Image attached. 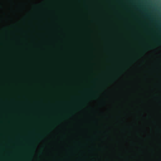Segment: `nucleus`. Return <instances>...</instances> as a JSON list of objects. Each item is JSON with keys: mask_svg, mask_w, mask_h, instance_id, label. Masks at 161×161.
Segmentation results:
<instances>
[{"mask_svg": "<svg viewBox=\"0 0 161 161\" xmlns=\"http://www.w3.org/2000/svg\"><path fill=\"white\" fill-rule=\"evenodd\" d=\"M32 106H31V161H32Z\"/></svg>", "mask_w": 161, "mask_h": 161, "instance_id": "nucleus-1", "label": "nucleus"}]
</instances>
